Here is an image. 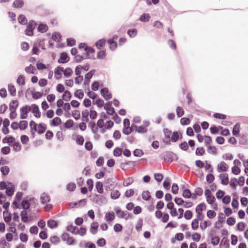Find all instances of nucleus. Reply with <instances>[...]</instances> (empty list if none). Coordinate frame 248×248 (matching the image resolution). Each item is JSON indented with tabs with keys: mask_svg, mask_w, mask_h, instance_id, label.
<instances>
[{
	"mask_svg": "<svg viewBox=\"0 0 248 248\" xmlns=\"http://www.w3.org/2000/svg\"><path fill=\"white\" fill-rule=\"evenodd\" d=\"M93 202L96 204L101 205L107 203V200L105 197L101 195H95L93 199Z\"/></svg>",
	"mask_w": 248,
	"mask_h": 248,
	"instance_id": "obj_1",
	"label": "nucleus"
},
{
	"mask_svg": "<svg viewBox=\"0 0 248 248\" xmlns=\"http://www.w3.org/2000/svg\"><path fill=\"white\" fill-rule=\"evenodd\" d=\"M163 133L164 138L163 139V141L166 145H169L170 143L171 131L168 128H164L163 129Z\"/></svg>",
	"mask_w": 248,
	"mask_h": 248,
	"instance_id": "obj_2",
	"label": "nucleus"
},
{
	"mask_svg": "<svg viewBox=\"0 0 248 248\" xmlns=\"http://www.w3.org/2000/svg\"><path fill=\"white\" fill-rule=\"evenodd\" d=\"M36 26L35 22L33 21H30L27 25V28L25 30V34L28 36L33 35V31Z\"/></svg>",
	"mask_w": 248,
	"mask_h": 248,
	"instance_id": "obj_3",
	"label": "nucleus"
},
{
	"mask_svg": "<svg viewBox=\"0 0 248 248\" xmlns=\"http://www.w3.org/2000/svg\"><path fill=\"white\" fill-rule=\"evenodd\" d=\"M31 110V107L28 105H25L21 108L20 118L22 119H26L28 117V113Z\"/></svg>",
	"mask_w": 248,
	"mask_h": 248,
	"instance_id": "obj_4",
	"label": "nucleus"
},
{
	"mask_svg": "<svg viewBox=\"0 0 248 248\" xmlns=\"http://www.w3.org/2000/svg\"><path fill=\"white\" fill-rule=\"evenodd\" d=\"M228 169V166L226 163L223 161L220 162L217 166V170L218 172H222L227 171Z\"/></svg>",
	"mask_w": 248,
	"mask_h": 248,
	"instance_id": "obj_5",
	"label": "nucleus"
},
{
	"mask_svg": "<svg viewBox=\"0 0 248 248\" xmlns=\"http://www.w3.org/2000/svg\"><path fill=\"white\" fill-rule=\"evenodd\" d=\"M101 94L104 97V98L108 100L111 98L112 95L110 93H109L108 90L107 88H104L101 90Z\"/></svg>",
	"mask_w": 248,
	"mask_h": 248,
	"instance_id": "obj_6",
	"label": "nucleus"
},
{
	"mask_svg": "<svg viewBox=\"0 0 248 248\" xmlns=\"http://www.w3.org/2000/svg\"><path fill=\"white\" fill-rule=\"evenodd\" d=\"M94 73V70H92L85 75L84 81V84L85 86H89L90 82V79L92 78Z\"/></svg>",
	"mask_w": 248,
	"mask_h": 248,
	"instance_id": "obj_7",
	"label": "nucleus"
},
{
	"mask_svg": "<svg viewBox=\"0 0 248 248\" xmlns=\"http://www.w3.org/2000/svg\"><path fill=\"white\" fill-rule=\"evenodd\" d=\"M31 109L32 110V113L34 116L37 118H40L41 116L40 112L38 107L35 104H32L31 106Z\"/></svg>",
	"mask_w": 248,
	"mask_h": 248,
	"instance_id": "obj_8",
	"label": "nucleus"
},
{
	"mask_svg": "<svg viewBox=\"0 0 248 248\" xmlns=\"http://www.w3.org/2000/svg\"><path fill=\"white\" fill-rule=\"evenodd\" d=\"M115 211L118 217L124 218L125 219H127V217H126L127 214H128L127 212H124L118 208L115 209Z\"/></svg>",
	"mask_w": 248,
	"mask_h": 248,
	"instance_id": "obj_9",
	"label": "nucleus"
},
{
	"mask_svg": "<svg viewBox=\"0 0 248 248\" xmlns=\"http://www.w3.org/2000/svg\"><path fill=\"white\" fill-rule=\"evenodd\" d=\"M8 185L10 186H7L6 190V194L8 196H12L15 191L14 186L10 182L8 183Z\"/></svg>",
	"mask_w": 248,
	"mask_h": 248,
	"instance_id": "obj_10",
	"label": "nucleus"
},
{
	"mask_svg": "<svg viewBox=\"0 0 248 248\" xmlns=\"http://www.w3.org/2000/svg\"><path fill=\"white\" fill-rule=\"evenodd\" d=\"M219 177L221 181V184L223 185H227L229 184V177L226 173L221 174Z\"/></svg>",
	"mask_w": 248,
	"mask_h": 248,
	"instance_id": "obj_11",
	"label": "nucleus"
},
{
	"mask_svg": "<svg viewBox=\"0 0 248 248\" xmlns=\"http://www.w3.org/2000/svg\"><path fill=\"white\" fill-rule=\"evenodd\" d=\"M68 55L66 53L62 52L61 54L60 58L58 60L59 63H64L68 61Z\"/></svg>",
	"mask_w": 248,
	"mask_h": 248,
	"instance_id": "obj_12",
	"label": "nucleus"
},
{
	"mask_svg": "<svg viewBox=\"0 0 248 248\" xmlns=\"http://www.w3.org/2000/svg\"><path fill=\"white\" fill-rule=\"evenodd\" d=\"M132 127L135 128L136 131L139 133L143 134L145 133L147 131L146 128L142 126H138L137 125L132 124Z\"/></svg>",
	"mask_w": 248,
	"mask_h": 248,
	"instance_id": "obj_13",
	"label": "nucleus"
},
{
	"mask_svg": "<svg viewBox=\"0 0 248 248\" xmlns=\"http://www.w3.org/2000/svg\"><path fill=\"white\" fill-rule=\"evenodd\" d=\"M24 4V2L23 0H15L13 4V6L16 8H22Z\"/></svg>",
	"mask_w": 248,
	"mask_h": 248,
	"instance_id": "obj_14",
	"label": "nucleus"
},
{
	"mask_svg": "<svg viewBox=\"0 0 248 248\" xmlns=\"http://www.w3.org/2000/svg\"><path fill=\"white\" fill-rule=\"evenodd\" d=\"M41 200L43 204L46 203L50 201L49 196L45 193H42L41 195Z\"/></svg>",
	"mask_w": 248,
	"mask_h": 248,
	"instance_id": "obj_15",
	"label": "nucleus"
},
{
	"mask_svg": "<svg viewBox=\"0 0 248 248\" xmlns=\"http://www.w3.org/2000/svg\"><path fill=\"white\" fill-rule=\"evenodd\" d=\"M115 218V214L113 212H109L105 215V219L107 221H111Z\"/></svg>",
	"mask_w": 248,
	"mask_h": 248,
	"instance_id": "obj_16",
	"label": "nucleus"
},
{
	"mask_svg": "<svg viewBox=\"0 0 248 248\" xmlns=\"http://www.w3.org/2000/svg\"><path fill=\"white\" fill-rule=\"evenodd\" d=\"M98 227V223L96 222H93L91 224V228H90L91 232L93 234H96L97 232Z\"/></svg>",
	"mask_w": 248,
	"mask_h": 248,
	"instance_id": "obj_17",
	"label": "nucleus"
},
{
	"mask_svg": "<svg viewBox=\"0 0 248 248\" xmlns=\"http://www.w3.org/2000/svg\"><path fill=\"white\" fill-rule=\"evenodd\" d=\"M180 138H181L182 135L180 133L177 131L174 132L171 137L170 141H172V142H176L180 138Z\"/></svg>",
	"mask_w": 248,
	"mask_h": 248,
	"instance_id": "obj_18",
	"label": "nucleus"
},
{
	"mask_svg": "<svg viewBox=\"0 0 248 248\" xmlns=\"http://www.w3.org/2000/svg\"><path fill=\"white\" fill-rule=\"evenodd\" d=\"M126 166H128L130 167H133L135 166V162L134 161H130L126 163H122L121 164V168L123 170H125L127 169Z\"/></svg>",
	"mask_w": 248,
	"mask_h": 248,
	"instance_id": "obj_19",
	"label": "nucleus"
},
{
	"mask_svg": "<svg viewBox=\"0 0 248 248\" xmlns=\"http://www.w3.org/2000/svg\"><path fill=\"white\" fill-rule=\"evenodd\" d=\"M16 83L19 86H24L25 85V77L23 75H20L16 79Z\"/></svg>",
	"mask_w": 248,
	"mask_h": 248,
	"instance_id": "obj_20",
	"label": "nucleus"
},
{
	"mask_svg": "<svg viewBox=\"0 0 248 248\" xmlns=\"http://www.w3.org/2000/svg\"><path fill=\"white\" fill-rule=\"evenodd\" d=\"M62 73H63L64 76L65 78H69L72 75L73 71L70 68H67L66 69L63 68V71Z\"/></svg>",
	"mask_w": 248,
	"mask_h": 248,
	"instance_id": "obj_21",
	"label": "nucleus"
},
{
	"mask_svg": "<svg viewBox=\"0 0 248 248\" xmlns=\"http://www.w3.org/2000/svg\"><path fill=\"white\" fill-rule=\"evenodd\" d=\"M8 91L10 92V94L12 96H15L16 94V89L15 86L12 84H10L8 85Z\"/></svg>",
	"mask_w": 248,
	"mask_h": 248,
	"instance_id": "obj_22",
	"label": "nucleus"
},
{
	"mask_svg": "<svg viewBox=\"0 0 248 248\" xmlns=\"http://www.w3.org/2000/svg\"><path fill=\"white\" fill-rule=\"evenodd\" d=\"M240 124H235L232 129V134L235 136H238L240 132Z\"/></svg>",
	"mask_w": 248,
	"mask_h": 248,
	"instance_id": "obj_23",
	"label": "nucleus"
},
{
	"mask_svg": "<svg viewBox=\"0 0 248 248\" xmlns=\"http://www.w3.org/2000/svg\"><path fill=\"white\" fill-rule=\"evenodd\" d=\"M18 107V102L16 100L12 101L9 105V109L10 110L16 111Z\"/></svg>",
	"mask_w": 248,
	"mask_h": 248,
	"instance_id": "obj_24",
	"label": "nucleus"
},
{
	"mask_svg": "<svg viewBox=\"0 0 248 248\" xmlns=\"http://www.w3.org/2000/svg\"><path fill=\"white\" fill-rule=\"evenodd\" d=\"M89 111L87 109L83 110L82 112V121L85 122H88L89 121Z\"/></svg>",
	"mask_w": 248,
	"mask_h": 248,
	"instance_id": "obj_25",
	"label": "nucleus"
},
{
	"mask_svg": "<svg viewBox=\"0 0 248 248\" xmlns=\"http://www.w3.org/2000/svg\"><path fill=\"white\" fill-rule=\"evenodd\" d=\"M206 205L204 203H201L198 205L196 208V212L202 213V211L206 209Z\"/></svg>",
	"mask_w": 248,
	"mask_h": 248,
	"instance_id": "obj_26",
	"label": "nucleus"
},
{
	"mask_svg": "<svg viewBox=\"0 0 248 248\" xmlns=\"http://www.w3.org/2000/svg\"><path fill=\"white\" fill-rule=\"evenodd\" d=\"M71 93L68 91H65L62 94V99L65 101H69L71 98Z\"/></svg>",
	"mask_w": 248,
	"mask_h": 248,
	"instance_id": "obj_27",
	"label": "nucleus"
},
{
	"mask_svg": "<svg viewBox=\"0 0 248 248\" xmlns=\"http://www.w3.org/2000/svg\"><path fill=\"white\" fill-rule=\"evenodd\" d=\"M84 50L86 52V58L91 59V57L89 55V53H93L94 52V49L93 48L86 46L84 48Z\"/></svg>",
	"mask_w": 248,
	"mask_h": 248,
	"instance_id": "obj_28",
	"label": "nucleus"
},
{
	"mask_svg": "<svg viewBox=\"0 0 248 248\" xmlns=\"http://www.w3.org/2000/svg\"><path fill=\"white\" fill-rule=\"evenodd\" d=\"M47 226L51 229L56 228L58 226V223L57 221L54 220H49L47 222Z\"/></svg>",
	"mask_w": 248,
	"mask_h": 248,
	"instance_id": "obj_29",
	"label": "nucleus"
},
{
	"mask_svg": "<svg viewBox=\"0 0 248 248\" xmlns=\"http://www.w3.org/2000/svg\"><path fill=\"white\" fill-rule=\"evenodd\" d=\"M3 215L4 221L6 223L9 222L12 218L11 214L7 212L3 211Z\"/></svg>",
	"mask_w": 248,
	"mask_h": 248,
	"instance_id": "obj_30",
	"label": "nucleus"
},
{
	"mask_svg": "<svg viewBox=\"0 0 248 248\" xmlns=\"http://www.w3.org/2000/svg\"><path fill=\"white\" fill-rule=\"evenodd\" d=\"M95 188L97 192L100 194L103 193V184L101 182H97L95 185Z\"/></svg>",
	"mask_w": 248,
	"mask_h": 248,
	"instance_id": "obj_31",
	"label": "nucleus"
},
{
	"mask_svg": "<svg viewBox=\"0 0 248 248\" xmlns=\"http://www.w3.org/2000/svg\"><path fill=\"white\" fill-rule=\"evenodd\" d=\"M89 125L92 129V131L93 134H96L98 131V127L94 122H90L89 124Z\"/></svg>",
	"mask_w": 248,
	"mask_h": 248,
	"instance_id": "obj_32",
	"label": "nucleus"
},
{
	"mask_svg": "<svg viewBox=\"0 0 248 248\" xmlns=\"http://www.w3.org/2000/svg\"><path fill=\"white\" fill-rule=\"evenodd\" d=\"M120 192L117 190H114L111 191L110 197L113 199H117L120 196Z\"/></svg>",
	"mask_w": 248,
	"mask_h": 248,
	"instance_id": "obj_33",
	"label": "nucleus"
},
{
	"mask_svg": "<svg viewBox=\"0 0 248 248\" xmlns=\"http://www.w3.org/2000/svg\"><path fill=\"white\" fill-rule=\"evenodd\" d=\"M150 18L151 16H150L149 14H143L140 16V20L141 22H146L150 20Z\"/></svg>",
	"mask_w": 248,
	"mask_h": 248,
	"instance_id": "obj_34",
	"label": "nucleus"
},
{
	"mask_svg": "<svg viewBox=\"0 0 248 248\" xmlns=\"http://www.w3.org/2000/svg\"><path fill=\"white\" fill-rule=\"evenodd\" d=\"M142 198L145 201H149L151 198V194L149 191H144L142 193Z\"/></svg>",
	"mask_w": 248,
	"mask_h": 248,
	"instance_id": "obj_35",
	"label": "nucleus"
},
{
	"mask_svg": "<svg viewBox=\"0 0 248 248\" xmlns=\"http://www.w3.org/2000/svg\"><path fill=\"white\" fill-rule=\"evenodd\" d=\"M18 21L19 23L22 25H25L27 23V19L23 15H20L18 17Z\"/></svg>",
	"mask_w": 248,
	"mask_h": 248,
	"instance_id": "obj_36",
	"label": "nucleus"
},
{
	"mask_svg": "<svg viewBox=\"0 0 248 248\" xmlns=\"http://www.w3.org/2000/svg\"><path fill=\"white\" fill-rule=\"evenodd\" d=\"M108 43L109 45V47H110V49L114 50L116 48L117 46V44L115 41L113 40V39L108 40Z\"/></svg>",
	"mask_w": 248,
	"mask_h": 248,
	"instance_id": "obj_37",
	"label": "nucleus"
},
{
	"mask_svg": "<svg viewBox=\"0 0 248 248\" xmlns=\"http://www.w3.org/2000/svg\"><path fill=\"white\" fill-rule=\"evenodd\" d=\"M170 182L171 180L170 178L166 177L163 184L164 187L167 189H169L170 188Z\"/></svg>",
	"mask_w": 248,
	"mask_h": 248,
	"instance_id": "obj_38",
	"label": "nucleus"
},
{
	"mask_svg": "<svg viewBox=\"0 0 248 248\" xmlns=\"http://www.w3.org/2000/svg\"><path fill=\"white\" fill-rule=\"evenodd\" d=\"M48 27L46 25L44 24H40L38 28V31L41 32H45L47 31Z\"/></svg>",
	"mask_w": 248,
	"mask_h": 248,
	"instance_id": "obj_39",
	"label": "nucleus"
},
{
	"mask_svg": "<svg viewBox=\"0 0 248 248\" xmlns=\"http://www.w3.org/2000/svg\"><path fill=\"white\" fill-rule=\"evenodd\" d=\"M61 123V120L59 117L54 118L51 122V125L52 126H56L59 125Z\"/></svg>",
	"mask_w": 248,
	"mask_h": 248,
	"instance_id": "obj_40",
	"label": "nucleus"
},
{
	"mask_svg": "<svg viewBox=\"0 0 248 248\" xmlns=\"http://www.w3.org/2000/svg\"><path fill=\"white\" fill-rule=\"evenodd\" d=\"M106 43V40L104 39H100L95 43L96 46L98 49H101L102 47Z\"/></svg>",
	"mask_w": 248,
	"mask_h": 248,
	"instance_id": "obj_41",
	"label": "nucleus"
},
{
	"mask_svg": "<svg viewBox=\"0 0 248 248\" xmlns=\"http://www.w3.org/2000/svg\"><path fill=\"white\" fill-rule=\"evenodd\" d=\"M21 220L24 222L28 221V217L27 216V212L26 210H24L21 212Z\"/></svg>",
	"mask_w": 248,
	"mask_h": 248,
	"instance_id": "obj_42",
	"label": "nucleus"
},
{
	"mask_svg": "<svg viewBox=\"0 0 248 248\" xmlns=\"http://www.w3.org/2000/svg\"><path fill=\"white\" fill-rule=\"evenodd\" d=\"M87 200L86 199H84L80 200L78 201V202H74L73 203L74 206H77L78 205V206H83L86 205L87 203Z\"/></svg>",
	"mask_w": 248,
	"mask_h": 248,
	"instance_id": "obj_43",
	"label": "nucleus"
},
{
	"mask_svg": "<svg viewBox=\"0 0 248 248\" xmlns=\"http://www.w3.org/2000/svg\"><path fill=\"white\" fill-rule=\"evenodd\" d=\"M104 108L107 110V113L109 115H112L115 113L114 108L108 105H106Z\"/></svg>",
	"mask_w": 248,
	"mask_h": 248,
	"instance_id": "obj_44",
	"label": "nucleus"
},
{
	"mask_svg": "<svg viewBox=\"0 0 248 248\" xmlns=\"http://www.w3.org/2000/svg\"><path fill=\"white\" fill-rule=\"evenodd\" d=\"M25 70L27 73L34 74L35 68L31 64H30L25 68Z\"/></svg>",
	"mask_w": 248,
	"mask_h": 248,
	"instance_id": "obj_45",
	"label": "nucleus"
},
{
	"mask_svg": "<svg viewBox=\"0 0 248 248\" xmlns=\"http://www.w3.org/2000/svg\"><path fill=\"white\" fill-rule=\"evenodd\" d=\"M207 152L208 153L216 155L217 154V149L215 146H209L207 149Z\"/></svg>",
	"mask_w": 248,
	"mask_h": 248,
	"instance_id": "obj_46",
	"label": "nucleus"
},
{
	"mask_svg": "<svg viewBox=\"0 0 248 248\" xmlns=\"http://www.w3.org/2000/svg\"><path fill=\"white\" fill-rule=\"evenodd\" d=\"M50 241L54 245H57L60 241V238L57 236H53L50 238Z\"/></svg>",
	"mask_w": 248,
	"mask_h": 248,
	"instance_id": "obj_47",
	"label": "nucleus"
},
{
	"mask_svg": "<svg viewBox=\"0 0 248 248\" xmlns=\"http://www.w3.org/2000/svg\"><path fill=\"white\" fill-rule=\"evenodd\" d=\"M132 126H124L123 132L125 135H129L132 132Z\"/></svg>",
	"mask_w": 248,
	"mask_h": 248,
	"instance_id": "obj_48",
	"label": "nucleus"
},
{
	"mask_svg": "<svg viewBox=\"0 0 248 248\" xmlns=\"http://www.w3.org/2000/svg\"><path fill=\"white\" fill-rule=\"evenodd\" d=\"M0 171L3 175H7L10 171L9 168L8 166H5L1 167Z\"/></svg>",
	"mask_w": 248,
	"mask_h": 248,
	"instance_id": "obj_49",
	"label": "nucleus"
},
{
	"mask_svg": "<svg viewBox=\"0 0 248 248\" xmlns=\"http://www.w3.org/2000/svg\"><path fill=\"white\" fill-rule=\"evenodd\" d=\"M75 97L79 98L82 99L84 96V93L80 90H77L74 93Z\"/></svg>",
	"mask_w": 248,
	"mask_h": 248,
	"instance_id": "obj_50",
	"label": "nucleus"
},
{
	"mask_svg": "<svg viewBox=\"0 0 248 248\" xmlns=\"http://www.w3.org/2000/svg\"><path fill=\"white\" fill-rule=\"evenodd\" d=\"M46 130V127L45 124H39L38 126V130L37 132L39 134H42L43 133L45 130Z\"/></svg>",
	"mask_w": 248,
	"mask_h": 248,
	"instance_id": "obj_51",
	"label": "nucleus"
},
{
	"mask_svg": "<svg viewBox=\"0 0 248 248\" xmlns=\"http://www.w3.org/2000/svg\"><path fill=\"white\" fill-rule=\"evenodd\" d=\"M192 193L188 189H185L183 192V196L185 198H190Z\"/></svg>",
	"mask_w": 248,
	"mask_h": 248,
	"instance_id": "obj_52",
	"label": "nucleus"
},
{
	"mask_svg": "<svg viewBox=\"0 0 248 248\" xmlns=\"http://www.w3.org/2000/svg\"><path fill=\"white\" fill-rule=\"evenodd\" d=\"M28 126V123L26 121H21L19 124V127L21 130L25 129Z\"/></svg>",
	"mask_w": 248,
	"mask_h": 248,
	"instance_id": "obj_53",
	"label": "nucleus"
},
{
	"mask_svg": "<svg viewBox=\"0 0 248 248\" xmlns=\"http://www.w3.org/2000/svg\"><path fill=\"white\" fill-rule=\"evenodd\" d=\"M199 227V221L198 219H193L191 223V227L193 230H196Z\"/></svg>",
	"mask_w": 248,
	"mask_h": 248,
	"instance_id": "obj_54",
	"label": "nucleus"
},
{
	"mask_svg": "<svg viewBox=\"0 0 248 248\" xmlns=\"http://www.w3.org/2000/svg\"><path fill=\"white\" fill-rule=\"evenodd\" d=\"M176 111L177 115L178 117H181L184 114V110L182 108H181L180 107H178L176 108Z\"/></svg>",
	"mask_w": 248,
	"mask_h": 248,
	"instance_id": "obj_55",
	"label": "nucleus"
},
{
	"mask_svg": "<svg viewBox=\"0 0 248 248\" xmlns=\"http://www.w3.org/2000/svg\"><path fill=\"white\" fill-rule=\"evenodd\" d=\"M22 208L25 210L29 208L30 206V203L27 200H23L22 202Z\"/></svg>",
	"mask_w": 248,
	"mask_h": 248,
	"instance_id": "obj_56",
	"label": "nucleus"
},
{
	"mask_svg": "<svg viewBox=\"0 0 248 248\" xmlns=\"http://www.w3.org/2000/svg\"><path fill=\"white\" fill-rule=\"evenodd\" d=\"M84 139L83 136L81 135H78L76 138V142L79 145H82L84 143Z\"/></svg>",
	"mask_w": 248,
	"mask_h": 248,
	"instance_id": "obj_57",
	"label": "nucleus"
},
{
	"mask_svg": "<svg viewBox=\"0 0 248 248\" xmlns=\"http://www.w3.org/2000/svg\"><path fill=\"white\" fill-rule=\"evenodd\" d=\"M127 33L130 37H134L137 35V31L135 29L129 30L127 31Z\"/></svg>",
	"mask_w": 248,
	"mask_h": 248,
	"instance_id": "obj_58",
	"label": "nucleus"
},
{
	"mask_svg": "<svg viewBox=\"0 0 248 248\" xmlns=\"http://www.w3.org/2000/svg\"><path fill=\"white\" fill-rule=\"evenodd\" d=\"M142 224H143L142 219L141 218L139 219L138 221V223L136 226V229L138 232H139L141 230Z\"/></svg>",
	"mask_w": 248,
	"mask_h": 248,
	"instance_id": "obj_59",
	"label": "nucleus"
},
{
	"mask_svg": "<svg viewBox=\"0 0 248 248\" xmlns=\"http://www.w3.org/2000/svg\"><path fill=\"white\" fill-rule=\"evenodd\" d=\"M192 212L190 210H186L184 214V217L186 219H190L192 217Z\"/></svg>",
	"mask_w": 248,
	"mask_h": 248,
	"instance_id": "obj_60",
	"label": "nucleus"
},
{
	"mask_svg": "<svg viewBox=\"0 0 248 248\" xmlns=\"http://www.w3.org/2000/svg\"><path fill=\"white\" fill-rule=\"evenodd\" d=\"M219 237L218 236H215L212 238L211 243L213 246H216L218 245L219 242Z\"/></svg>",
	"mask_w": 248,
	"mask_h": 248,
	"instance_id": "obj_61",
	"label": "nucleus"
},
{
	"mask_svg": "<svg viewBox=\"0 0 248 248\" xmlns=\"http://www.w3.org/2000/svg\"><path fill=\"white\" fill-rule=\"evenodd\" d=\"M180 123L182 125H188L190 123V121L188 118H182L180 120Z\"/></svg>",
	"mask_w": 248,
	"mask_h": 248,
	"instance_id": "obj_62",
	"label": "nucleus"
},
{
	"mask_svg": "<svg viewBox=\"0 0 248 248\" xmlns=\"http://www.w3.org/2000/svg\"><path fill=\"white\" fill-rule=\"evenodd\" d=\"M122 150L120 148H116L113 151V155L115 156H119L122 155Z\"/></svg>",
	"mask_w": 248,
	"mask_h": 248,
	"instance_id": "obj_63",
	"label": "nucleus"
},
{
	"mask_svg": "<svg viewBox=\"0 0 248 248\" xmlns=\"http://www.w3.org/2000/svg\"><path fill=\"white\" fill-rule=\"evenodd\" d=\"M154 177L155 180L159 182H161L163 178V175L159 173H155L154 174Z\"/></svg>",
	"mask_w": 248,
	"mask_h": 248,
	"instance_id": "obj_64",
	"label": "nucleus"
}]
</instances>
